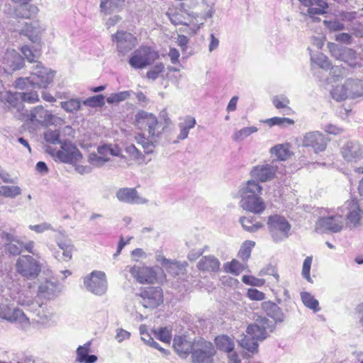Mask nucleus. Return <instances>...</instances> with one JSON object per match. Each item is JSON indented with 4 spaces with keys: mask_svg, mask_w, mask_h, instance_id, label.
Instances as JSON below:
<instances>
[{
    "mask_svg": "<svg viewBox=\"0 0 363 363\" xmlns=\"http://www.w3.org/2000/svg\"><path fill=\"white\" fill-rule=\"evenodd\" d=\"M135 125L143 131L135 136L137 144L142 147L145 154L153 153L164 131L162 124L152 113L140 111L135 115Z\"/></svg>",
    "mask_w": 363,
    "mask_h": 363,
    "instance_id": "1",
    "label": "nucleus"
},
{
    "mask_svg": "<svg viewBox=\"0 0 363 363\" xmlns=\"http://www.w3.org/2000/svg\"><path fill=\"white\" fill-rule=\"evenodd\" d=\"M54 77V72L50 69L42 66L41 63L38 62L33 72L28 77H20L15 81L16 88L21 90H26L21 92L22 96V104H34L39 101V96L36 91L30 90L33 89H45L52 82Z\"/></svg>",
    "mask_w": 363,
    "mask_h": 363,
    "instance_id": "2",
    "label": "nucleus"
},
{
    "mask_svg": "<svg viewBox=\"0 0 363 363\" xmlns=\"http://www.w3.org/2000/svg\"><path fill=\"white\" fill-rule=\"evenodd\" d=\"M214 13V10L212 6H210L206 13L199 16L197 13L186 9L184 3H180L179 6L173 9H169L167 14L172 23L175 26L184 25L187 26L191 33H195L203 25L202 19H207L211 18Z\"/></svg>",
    "mask_w": 363,
    "mask_h": 363,
    "instance_id": "3",
    "label": "nucleus"
},
{
    "mask_svg": "<svg viewBox=\"0 0 363 363\" xmlns=\"http://www.w3.org/2000/svg\"><path fill=\"white\" fill-rule=\"evenodd\" d=\"M15 267L23 279L33 280L40 275L43 264L31 255H21L16 262Z\"/></svg>",
    "mask_w": 363,
    "mask_h": 363,
    "instance_id": "4",
    "label": "nucleus"
},
{
    "mask_svg": "<svg viewBox=\"0 0 363 363\" xmlns=\"http://www.w3.org/2000/svg\"><path fill=\"white\" fill-rule=\"evenodd\" d=\"M158 57L157 52L150 47L142 45L132 52L128 64L135 69H143L151 65Z\"/></svg>",
    "mask_w": 363,
    "mask_h": 363,
    "instance_id": "5",
    "label": "nucleus"
},
{
    "mask_svg": "<svg viewBox=\"0 0 363 363\" xmlns=\"http://www.w3.org/2000/svg\"><path fill=\"white\" fill-rule=\"evenodd\" d=\"M267 224L274 242L282 241L289 237L291 225L284 216L278 214L270 216L268 217Z\"/></svg>",
    "mask_w": 363,
    "mask_h": 363,
    "instance_id": "6",
    "label": "nucleus"
},
{
    "mask_svg": "<svg viewBox=\"0 0 363 363\" xmlns=\"http://www.w3.org/2000/svg\"><path fill=\"white\" fill-rule=\"evenodd\" d=\"M137 296L139 303L145 308H155L163 303V291L160 287L149 286L141 289Z\"/></svg>",
    "mask_w": 363,
    "mask_h": 363,
    "instance_id": "7",
    "label": "nucleus"
},
{
    "mask_svg": "<svg viewBox=\"0 0 363 363\" xmlns=\"http://www.w3.org/2000/svg\"><path fill=\"white\" fill-rule=\"evenodd\" d=\"M344 218L339 212L320 217L315 223V230L321 233H338L344 226Z\"/></svg>",
    "mask_w": 363,
    "mask_h": 363,
    "instance_id": "8",
    "label": "nucleus"
},
{
    "mask_svg": "<svg viewBox=\"0 0 363 363\" xmlns=\"http://www.w3.org/2000/svg\"><path fill=\"white\" fill-rule=\"evenodd\" d=\"M162 269L159 267H149L144 265H134L129 268L132 277L140 284H153L158 280Z\"/></svg>",
    "mask_w": 363,
    "mask_h": 363,
    "instance_id": "9",
    "label": "nucleus"
},
{
    "mask_svg": "<svg viewBox=\"0 0 363 363\" xmlns=\"http://www.w3.org/2000/svg\"><path fill=\"white\" fill-rule=\"evenodd\" d=\"M86 289L97 296L104 295L107 291V280L104 272L93 271L84 279Z\"/></svg>",
    "mask_w": 363,
    "mask_h": 363,
    "instance_id": "10",
    "label": "nucleus"
},
{
    "mask_svg": "<svg viewBox=\"0 0 363 363\" xmlns=\"http://www.w3.org/2000/svg\"><path fill=\"white\" fill-rule=\"evenodd\" d=\"M27 121L33 124L48 126L54 125L59 119L57 116L46 110L43 106H37L25 114Z\"/></svg>",
    "mask_w": 363,
    "mask_h": 363,
    "instance_id": "11",
    "label": "nucleus"
},
{
    "mask_svg": "<svg viewBox=\"0 0 363 363\" xmlns=\"http://www.w3.org/2000/svg\"><path fill=\"white\" fill-rule=\"evenodd\" d=\"M195 347L192 354L193 363H213V356L216 351L211 342L198 337Z\"/></svg>",
    "mask_w": 363,
    "mask_h": 363,
    "instance_id": "12",
    "label": "nucleus"
},
{
    "mask_svg": "<svg viewBox=\"0 0 363 363\" xmlns=\"http://www.w3.org/2000/svg\"><path fill=\"white\" fill-rule=\"evenodd\" d=\"M112 41L116 43V50L119 56H125L138 44L137 38L130 33L118 30L111 36Z\"/></svg>",
    "mask_w": 363,
    "mask_h": 363,
    "instance_id": "13",
    "label": "nucleus"
},
{
    "mask_svg": "<svg viewBox=\"0 0 363 363\" xmlns=\"http://www.w3.org/2000/svg\"><path fill=\"white\" fill-rule=\"evenodd\" d=\"M46 151L55 157L61 162L65 163H73L77 162L82 155L75 145L71 143L64 142L61 143V150H57L54 153V150L50 147H47Z\"/></svg>",
    "mask_w": 363,
    "mask_h": 363,
    "instance_id": "14",
    "label": "nucleus"
},
{
    "mask_svg": "<svg viewBox=\"0 0 363 363\" xmlns=\"http://www.w3.org/2000/svg\"><path fill=\"white\" fill-rule=\"evenodd\" d=\"M303 8H301V14L308 16L313 21H319L320 18L315 17L317 15L326 13V9L328 4L325 0H298Z\"/></svg>",
    "mask_w": 363,
    "mask_h": 363,
    "instance_id": "15",
    "label": "nucleus"
},
{
    "mask_svg": "<svg viewBox=\"0 0 363 363\" xmlns=\"http://www.w3.org/2000/svg\"><path fill=\"white\" fill-rule=\"evenodd\" d=\"M274 328V325L267 318L259 317L256 320L255 323L250 325L247 327L246 333L252 337V339L263 340L267 337V330L272 332Z\"/></svg>",
    "mask_w": 363,
    "mask_h": 363,
    "instance_id": "16",
    "label": "nucleus"
},
{
    "mask_svg": "<svg viewBox=\"0 0 363 363\" xmlns=\"http://www.w3.org/2000/svg\"><path fill=\"white\" fill-rule=\"evenodd\" d=\"M328 138L319 131L306 133L303 138L302 144L304 147H311L314 152H323L327 147Z\"/></svg>",
    "mask_w": 363,
    "mask_h": 363,
    "instance_id": "17",
    "label": "nucleus"
},
{
    "mask_svg": "<svg viewBox=\"0 0 363 363\" xmlns=\"http://www.w3.org/2000/svg\"><path fill=\"white\" fill-rule=\"evenodd\" d=\"M346 212V217L349 223L357 226L360 223L363 212L359 208L357 201L354 199L347 201L345 205L339 209V213L343 216Z\"/></svg>",
    "mask_w": 363,
    "mask_h": 363,
    "instance_id": "18",
    "label": "nucleus"
},
{
    "mask_svg": "<svg viewBox=\"0 0 363 363\" xmlns=\"http://www.w3.org/2000/svg\"><path fill=\"white\" fill-rule=\"evenodd\" d=\"M240 206L245 211L260 215L266 209V204L261 196L240 197Z\"/></svg>",
    "mask_w": 363,
    "mask_h": 363,
    "instance_id": "19",
    "label": "nucleus"
},
{
    "mask_svg": "<svg viewBox=\"0 0 363 363\" xmlns=\"http://www.w3.org/2000/svg\"><path fill=\"white\" fill-rule=\"evenodd\" d=\"M0 318L11 323H18L21 327H27L29 325V318L26 317L22 310L11 308L4 306L0 308Z\"/></svg>",
    "mask_w": 363,
    "mask_h": 363,
    "instance_id": "20",
    "label": "nucleus"
},
{
    "mask_svg": "<svg viewBox=\"0 0 363 363\" xmlns=\"http://www.w3.org/2000/svg\"><path fill=\"white\" fill-rule=\"evenodd\" d=\"M116 196L118 201L129 204H145L148 200L140 196L135 188H121L116 193Z\"/></svg>",
    "mask_w": 363,
    "mask_h": 363,
    "instance_id": "21",
    "label": "nucleus"
},
{
    "mask_svg": "<svg viewBox=\"0 0 363 363\" xmlns=\"http://www.w3.org/2000/svg\"><path fill=\"white\" fill-rule=\"evenodd\" d=\"M2 63L4 70L11 72L21 69L24 60L15 50H7L3 56Z\"/></svg>",
    "mask_w": 363,
    "mask_h": 363,
    "instance_id": "22",
    "label": "nucleus"
},
{
    "mask_svg": "<svg viewBox=\"0 0 363 363\" xmlns=\"http://www.w3.org/2000/svg\"><path fill=\"white\" fill-rule=\"evenodd\" d=\"M341 154L347 162H357L362 158V147L356 141H348L341 147Z\"/></svg>",
    "mask_w": 363,
    "mask_h": 363,
    "instance_id": "23",
    "label": "nucleus"
},
{
    "mask_svg": "<svg viewBox=\"0 0 363 363\" xmlns=\"http://www.w3.org/2000/svg\"><path fill=\"white\" fill-rule=\"evenodd\" d=\"M197 340L198 337L191 342L186 336H177L174 338L173 347L179 356L185 357L190 353L193 354V352L196 349L195 345Z\"/></svg>",
    "mask_w": 363,
    "mask_h": 363,
    "instance_id": "24",
    "label": "nucleus"
},
{
    "mask_svg": "<svg viewBox=\"0 0 363 363\" xmlns=\"http://www.w3.org/2000/svg\"><path fill=\"white\" fill-rule=\"evenodd\" d=\"M277 169L272 164H266L254 167L251 175L254 179L264 182L274 178Z\"/></svg>",
    "mask_w": 363,
    "mask_h": 363,
    "instance_id": "25",
    "label": "nucleus"
},
{
    "mask_svg": "<svg viewBox=\"0 0 363 363\" xmlns=\"http://www.w3.org/2000/svg\"><path fill=\"white\" fill-rule=\"evenodd\" d=\"M262 187L255 179L248 180L242 184L238 191L240 197L261 196Z\"/></svg>",
    "mask_w": 363,
    "mask_h": 363,
    "instance_id": "26",
    "label": "nucleus"
},
{
    "mask_svg": "<svg viewBox=\"0 0 363 363\" xmlns=\"http://www.w3.org/2000/svg\"><path fill=\"white\" fill-rule=\"evenodd\" d=\"M332 55L337 59L348 63L350 65H352L354 63L356 59V52L348 48H339L335 46V48L330 50Z\"/></svg>",
    "mask_w": 363,
    "mask_h": 363,
    "instance_id": "27",
    "label": "nucleus"
},
{
    "mask_svg": "<svg viewBox=\"0 0 363 363\" xmlns=\"http://www.w3.org/2000/svg\"><path fill=\"white\" fill-rule=\"evenodd\" d=\"M220 262L213 255L203 257L197 264L199 270L208 272H216L220 270Z\"/></svg>",
    "mask_w": 363,
    "mask_h": 363,
    "instance_id": "28",
    "label": "nucleus"
},
{
    "mask_svg": "<svg viewBox=\"0 0 363 363\" xmlns=\"http://www.w3.org/2000/svg\"><path fill=\"white\" fill-rule=\"evenodd\" d=\"M41 32L40 24L38 21L26 22L20 33L27 36L33 43L39 40V35Z\"/></svg>",
    "mask_w": 363,
    "mask_h": 363,
    "instance_id": "29",
    "label": "nucleus"
},
{
    "mask_svg": "<svg viewBox=\"0 0 363 363\" xmlns=\"http://www.w3.org/2000/svg\"><path fill=\"white\" fill-rule=\"evenodd\" d=\"M262 308L267 315L276 323H282L284 320V315L282 310L276 303L266 301L262 303Z\"/></svg>",
    "mask_w": 363,
    "mask_h": 363,
    "instance_id": "30",
    "label": "nucleus"
},
{
    "mask_svg": "<svg viewBox=\"0 0 363 363\" xmlns=\"http://www.w3.org/2000/svg\"><path fill=\"white\" fill-rule=\"evenodd\" d=\"M91 349L90 342L84 345H80L77 349L76 361L80 363H94L97 361V357L94 354H89Z\"/></svg>",
    "mask_w": 363,
    "mask_h": 363,
    "instance_id": "31",
    "label": "nucleus"
},
{
    "mask_svg": "<svg viewBox=\"0 0 363 363\" xmlns=\"http://www.w3.org/2000/svg\"><path fill=\"white\" fill-rule=\"evenodd\" d=\"M2 101H4L9 107L16 108L21 111L24 105L22 104V96L21 92L8 91L4 95L1 96Z\"/></svg>",
    "mask_w": 363,
    "mask_h": 363,
    "instance_id": "32",
    "label": "nucleus"
},
{
    "mask_svg": "<svg viewBox=\"0 0 363 363\" xmlns=\"http://www.w3.org/2000/svg\"><path fill=\"white\" fill-rule=\"evenodd\" d=\"M196 123V119L194 117L191 116H185L183 121L178 124L180 133L177 135V140H182L186 139L188 138L189 130L194 128Z\"/></svg>",
    "mask_w": 363,
    "mask_h": 363,
    "instance_id": "33",
    "label": "nucleus"
},
{
    "mask_svg": "<svg viewBox=\"0 0 363 363\" xmlns=\"http://www.w3.org/2000/svg\"><path fill=\"white\" fill-rule=\"evenodd\" d=\"M38 9L36 6L30 4L16 5L14 9V13L17 18H30L37 13Z\"/></svg>",
    "mask_w": 363,
    "mask_h": 363,
    "instance_id": "34",
    "label": "nucleus"
},
{
    "mask_svg": "<svg viewBox=\"0 0 363 363\" xmlns=\"http://www.w3.org/2000/svg\"><path fill=\"white\" fill-rule=\"evenodd\" d=\"M57 285L50 281L42 282L38 287V294L45 298L50 299L56 296Z\"/></svg>",
    "mask_w": 363,
    "mask_h": 363,
    "instance_id": "35",
    "label": "nucleus"
},
{
    "mask_svg": "<svg viewBox=\"0 0 363 363\" xmlns=\"http://www.w3.org/2000/svg\"><path fill=\"white\" fill-rule=\"evenodd\" d=\"M240 223L242 228L250 233H255L259 229L264 227V225L262 223L255 220V218L254 216L240 217Z\"/></svg>",
    "mask_w": 363,
    "mask_h": 363,
    "instance_id": "36",
    "label": "nucleus"
},
{
    "mask_svg": "<svg viewBox=\"0 0 363 363\" xmlns=\"http://www.w3.org/2000/svg\"><path fill=\"white\" fill-rule=\"evenodd\" d=\"M350 98H357L363 96V81L359 79L347 80Z\"/></svg>",
    "mask_w": 363,
    "mask_h": 363,
    "instance_id": "37",
    "label": "nucleus"
},
{
    "mask_svg": "<svg viewBox=\"0 0 363 363\" xmlns=\"http://www.w3.org/2000/svg\"><path fill=\"white\" fill-rule=\"evenodd\" d=\"M123 1L121 0H101L100 10L104 15H109L119 9Z\"/></svg>",
    "mask_w": 363,
    "mask_h": 363,
    "instance_id": "38",
    "label": "nucleus"
},
{
    "mask_svg": "<svg viewBox=\"0 0 363 363\" xmlns=\"http://www.w3.org/2000/svg\"><path fill=\"white\" fill-rule=\"evenodd\" d=\"M331 96L333 99L337 101H342L347 98H350L348 86H347V81L345 84L341 86H336L330 91Z\"/></svg>",
    "mask_w": 363,
    "mask_h": 363,
    "instance_id": "39",
    "label": "nucleus"
},
{
    "mask_svg": "<svg viewBox=\"0 0 363 363\" xmlns=\"http://www.w3.org/2000/svg\"><path fill=\"white\" fill-rule=\"evenodd\" d=\"M162 265L169 274L172 275H178L184 269V265L180 262L172 261L165 258L162 259Z\"/></svg>",
    "mask_w": 363,
    "mask_h": 363,
    "instance_id": "40",
    "label": "nucleus"
},
{
    "mask_svg": "<svg viewBox=\"0 0 363 363\" xmlns=\"http://www.w3.org/2000/svg\"><path fill=\"white\" fill-rule=\"evenodd\" d=\"M239 345L251 353L257 352V340L252 339L247 333L239 340Z\"/></svg>",
    "mask_w": 363,
    "mask_h": 363,
    "instance_id": "41",
    "label": "nucleus"
},
{
    "mask_svg": "<svg viewBox=\"0 0 363 363\" xmlns=\"http://www.w3.org/2000/svg\"><path fill=\"white\" fill-rule=\"evenodd\" d=\"M216 343L219 350L226 352L227 353L232 352L234 349L233 342L229 337L225 335L217 337L216 338Z\"/></svg>",
    "mask_w": 363,
    "mask_h": 363,
    "instance_id": "42",
    "label": "nucleus"
},
{
    "mask_svg": "<svg viewBox=\"0 0 363 363\" xmlns=\"http://www.w3.org/2000/svg\"><path fill=\"white\" fill-rule=\"evenodd\" d=\"M301 300L307 308L318 312L320 311L319 303L310 293L301 292Z\"/></svg>",
    "mask_w": 363,
    "mask_h": 363,
    "instance_id": "43",
    "label": "nucleus"
},
{
    "mask_svg": "<svg viewBox=\"0 0 363 363\" xmlns=\"http://www.w3.org/2000/svg\"><path fill=\"white\" fill-rule=\"evenodd\" d=\"M224 270L225 272L233 274L234 275L240 274L245 268V264L240 263L236 259L228 262L224 264Z\"/></svg>",
    "mask_w": 363,
    "mask_h": 363,
    "instance_id": "44",
    "label": "nucleus"
},
{
    "mask_svg": "<svg viewBox=\"0 0 363 363\" xmlns=\"http://www.w3.org/2000/svg\"><path fill=\"white\" fill-rule=\"evenodd\" d=\"M22 190L18 186H1L0 187V195L6 198L14 199L21 194Z\"/></svg>",
    "mask_w": 363,
    "mask_h": 363,
    "instance_id": "45",
    "label": "nucleus"
},
{
    "mask_svg": "<svg viewBox=\"0 0 363 363\" xmlns=\"http://www.w3.org/2000/svg\"><path fill=\"white\" fill-rule=\"evenodd\" d=\"M257 131V128L255 126L245 127L240 130H235L232 137L235 141H242Z\"/></svg>",
    "mask_w": 363,
    "mask_h": 363,
    "instance_id": "46",
    "label": "nucleus"
},
{
    "mask_svg": "<svg viewBox=\"0 0 363 363\" xmlns=\"http://www.w3.org/2000/svg\"><path fill=\"white\" fill-rule=\"evenodd\" d=\"M255 245V242L254 241H245L241 245V247L238 253L240 258H241L244 261L247 260L250 257L252 250Z\"/></svg>",
    "mask_w": 363,
    "mask_h": 363,
    "instance_id": "47",
    "label": "nucleus"
},
{
    "mask_svg": "<svg viewBox=\"0 0 363 363\" xmlns=\"http://www.w3.org/2000/svg\"><path fill=\"white\" fill-rule=\"evenodd\" d=\"M311 59L313 63L316 64L323 69L328 70L331 67V63L328 57L322 53H319L315 56H311Z\"/></svg>",
    "mask_w": 363,
    "mask_h": 363,
    "instance_id": "48",
    "label": "nucleus"
},
{
    "mask_svg": "<svg viewBox=\"0 0 363 363\" xmlns=\"http://www.w3.org/2000/svg\"><path fill=\"white\" fill-rule=\"evenodd\" d=\"M98 155L105 157H109L110 155L118 156L120 155V150L118 147H113L109 145H104L98 147Z\"/></svg>",
    "mask_w": 363,
    "mask_h": 363,
    "instance_id": "49",
    "label": "nucleus"
},
{
    "mask_svg": "<svg viewBox=\"0 0 363 363\" xmlns=\"http://www.w3.org/2000/svg\"><path fill=\"white\" fill-rule=\"evenodd\" d=\"M5 249L11 255H19L23 250V241L18 239L13 242L5 243Z\"/></svg>",
    "mask_w": 363,
    "mask_h": 363,
    "instance_id": "50",
    "label": "nucleus"
},
{
    "mask_svg": "<svg viewBox=\"0 0 363 363\" xmlns=\"http://www.w3.org/2000/svg\"><path fill=\"white\" fill-rule=\"evenodd\" d=\"M271 153L280 160H286L289 156V150L284 145H277L271 149Z\"/></svg>",
    "mask_w": 363,
    "mask_h": 363,
    "instance_id": "51",
    "label": "nucleus"
},
{
    "mask_svg": "<svg viewBox=\"0 0 363 363\" xmlns=\"http://www.w3.org/2000/svg\"><path fill=\"white\" fill-rule=\"evenodd\" d=\"M164 71V65L162 62L155 64L150 70L146 73V77L149 79L155 81L157 79L160 74Z\"/></svg>",
    "mask_w": 363,
    "mask_h": 363,
    "instance_id": "52",
    "label": "nucleus"
},
{
    "mask_svg": "<svg viewBox=\"0 0 363 363\" xmlns=\"http://www.w3.org/2000/svg\"><path fill=\"white\" fill-rule=\"evenodd\" d=\"M266 123L270 126L279 125L285 127L293 125L294 123V121L289 118L274 117L267 119L266 121Z\"/></svg>",
    "mask_w": 363,
    "mask_h": 363,
    "instance_id": "53",
    "label": "nucleus"
},
{
    "mask_svg": "<svg viewBox=\"0 0 363 363\" xmlns=\"http://www.w3.org/2000/svg\"><path fill=\"white\" fill-rule=\"evenodd\" d=\"M89 162L96 167H101L104 166L107 162L110 161L109 157H105L93 152L89 155Z\"/></svg>",
    "mask_w": 363,
    "mask_h": 363,
    "instance_id": "54",
    "label": "nucleus"
},
{
    "mask_svg": "<svg viewBox=\"0 0 363 363\" xmlns=\"http://www.w3.org/2000/svg\"><path fill=\"white\" fill-rule=\"evenodd\" d=\"M130 92L129 91H123L118 93L111 94L107 99L108 104H112L119 103L128 99L130 96Z\"/></svg>",
    "mask_w": 363,
    "mask_h": 363,
    "instance_id": "55",
    "label": "nucleus"
},
{
    "mask_svg": "<svg viewBox=\"0 0 363 363\" xmlns=\"http://www.w3.org/2000/svg\"><path fill=\"white\" fill-rule=\"evenodd\" d=\"M60 130H48L44 134L45 140L52 144H61L60 139Z\"/></svg>",
    "mask_w": 363,
    "mask_h": 363,
    "instance_id": "56",
    "label": "nucleus"
},
{
    "mask_svg": "<svg viewBox=\"0 0 363 363\" xmlns=\"http://www.w3.org/2000/svg\"><path fill=\"white\" fill-rule=\"evenodd\" d=\"M274 106L278 108H286L287 111H290L289 107V99L286 96H276L272 99Z\"/></svg>",
    "mask_w": 363,
    "mask_h": 363,
    "instance_id": "57",
    "label": "nucleus"
},
{
    "mask_svg": "<svg viewBox=\"0 0 363 363\" xmlns=\"http://www.w3.org/2000/svg\"><path fill=\"white\" fill-rule=\"evenodd\" d=\"M312 264V257H307L303 263L301 274L304 279L308 282H312V279L310 275V270Z\"/></svg>",
    "mask_w": 363,
    "mask_h": 363,
    "instance_id": "58",
    "label": "nucleus"
},
{
    "mask_svg": "<svg viewBox=\"0 0 363 363\" xmlns=\"http://www.w3.org/2000/svg\"><path fill=\"white\" fill-rule=\"evenodd\" d=\"M242 281L247 285L253 286H262L265 281L263 279H258L251 275H244L242 277Z\"/></svg>",
    "mask_w": 363,
    "mask_h": 363,
    "instance_id": "59",
    "label": "nucleus"
},
{
    "mask_svg": "<svg viewBox=\"0 0 363 363\" xmlns=\"http://www.w3.org/2000/svg\"><path fill=\"white\" fill-rule=\"evenodd\" d=\"M81 104L77 99H71L67 101L62 102V107L67 112H74L80 108Z\"/></svg>",
    "mask_w": 363,
    "mask_h": 363,
    "instance_id": "60",
    "label": "nucleus"
},
{
    "mask_svg": "<svg viewBox=\"0 0 363 363\" xmlns=\"http://www.w3.org/2000/svg\"><path fill=\"white\" fill-rule=\"evenodd\" d=\"M259 276H265V275H272L273 276L277 281H279V276L277 273V270L276 267L272 264H268L266 267H263L259 273Z\"/></svg>",
    "mask_w": 363,
    "mask_h": 363,
    "instance_id": "61",
    "label": "nucleus"
},
{
    "mask_svg": "<svg viewBox=\"0 0 363 363\" xmlns=\"http://www.w3.org/2000/svg\"><path fill=\"white\" fill-rule=\"evenodd\" d=\"M55 242L59 247V248L62 250H67L69 247H72L74 245H72L70 240L65 238L64 235H61L56 238Z\"/></svg>",
    "mask_w": 363,
    "mask_h": 363,
    "instance_id": "62",
    "label": "nucleus"
},
{
    "mask_svg": "<svg viewBox=\"0 0 363 363\" xmlns=\"http://www.w3.org/2000/svg\"><path fill=\"white\" fill-rule=\"evenodd\" d=\"M157 337L165 343H169L172 337L171 331L167 328H162L156 332Z\"/></svg>",
    "mask_w": 363,
    "mask_h": 363,
    "instance_id": "63",
    "label": "nucleus"
},
{
    "mask_svg": "<svg viewBox=\"0 0 363 363\" xmlns=\"http://www.w3.org/2000/svg\"><path fill=\"white\" fill-rule=\"evenodd\" d=\"M247 296L253 301H262L265 298V294L263 292L253 288L247 290Z\"/></svg>",
    "mask_w": 363,
    "mask_h": 363,
    "instance_id": "64",
    "label": "nucleus"
}]
</instances>
